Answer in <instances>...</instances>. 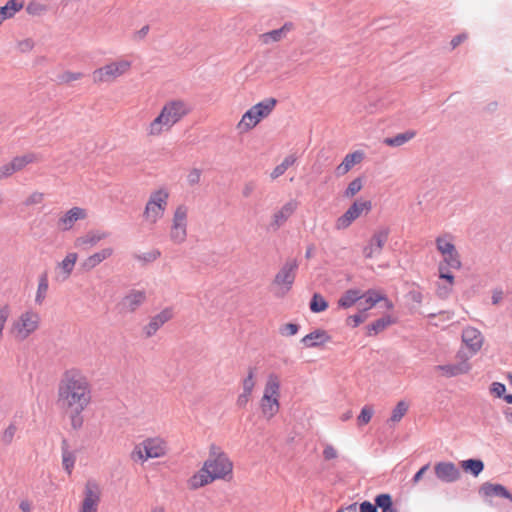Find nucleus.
Masks as SVG:
<instances>
[{
  "label": "nucleus",
  "mask_w": 512,
  "mask_h": 512,
  "mask_svg": "<svg viewBox=\"0 0 512 512\" xmlns=\"http://www.w3.org/2000/svg\"><path fill=\"white\" fill-rule=\"evenodd\" d=\"M92 401V385L77 368L66 370L58 384V403L62 408H87Z\"/></svg>",
  "instance_id": "f257e3e1"
},
{
  "label": "nucleus",
  "mask_w": 512,
  "mask_h": 512,
  "mask_svg": "<svg viewBox=\"0 0 512 512\" xmlns=\"http://www.w3.org/2000/svg\"><path fill=\"white\" fill-rule=\"evenodd\" d=\"M280 378L270 373L264 386L263 396L260 400V409L264 418L270 420L280 409Z\"/></svg>",
  "instance_id": "f03ea898"
},
{
  "label": "nucleus",
  "mask_w": 512,
  "mask_h": 512,
  "mask_svg": "<svg viewBox=\"0 0 512 512\" xmlns=\"http://www.w3.org/2000/svg\"><path fill=\"white\" fill-rule=\"evenodd\" d=\"M167 452V443L161 437H150L137 444L131 452L134 461L145 462L151 458L163 457Z\"/></svg>",
  "instance_id": "7ed1b4c3"
},
{
  "label": "nucleus",
  "mask_w": 512,
  "mask_h": 512,
  "mask_svg": "<svg viewBox=\"0 0 512 512\" xmlns=\"http://www.w3.org/2000/svg\"><path fill=\"white\" fill-rule=\"evenodd\" d=\"M204 465L212 475L217 474L215 479H225L232 474L233 464L228 456L216 445H211L208 459Z\"/></svg>",
  "instance_id": "20e7f679"
},
{
  "label": "nucleus",
  "mask_w": 512,
  "mask_h": 512,
  "mask_svg": "<svg viewBox=\"0 0 512 512\" xmlns=\"http://www.w3.org/2000/svg\"><path fill=\"white\" fill-rule=\"evenodd\" d=\"M169 192L160 188L153 191L145 205L143 217L151 224L157 223L164 215L168 205Z\"/></svg>",
  "instance_id": "39448f33"
},
{
  "label": "nucleus",
  "mask_w": 512,
  "mask_h": 512,
  "mask_svg": "<svg viewBox=\"0 0 512 512\" xmlns=\"http://www.w3.org/2000/svg\"><path fill=\"white\" fill-rule=\"evenodd\" d=\"M40 325V315L32 310L23 312L11 326V334L18 341L26 340Z\"/></svg>",
  "instance_id": "423d86ee"
},
{
  "label": "nucleus",
  "mask_w": 512,
  "mask_h": 512,
  "mask_svg": "<svg viewBox=\"0 0 512 512\" xmlns=\"http://www.w3.org/2000/svg\"><path fill=\"white\" fill-rule=\"evenodd\" d=\"M390 229L388 227H380L362 244L361 253L364 259L378 258L385 244L388 241Z\"/></svg>",
  "instance_id": "0eeeda50"
},
{
  "label": "nucleus",
  "mask_w": 512,
  "mask_h": 512,
  "mask_svg": "<svg viewBox=\"0 0 512 512\" xmlns=\"http://www.w3.org/2000/svg\"><path fill=\"white\" fill-rule=\"evenodd\" d=\"M188 212L189 209L184 204L178 205L174 210L169 232V238L174 244H182L187 239Z\"/></svg>",
  "instance_id": "6e6552de"
},
{
  "label": "nucleus",
  "mask_w": 512,
  "mask_h": 512,
  "mask_svg": "<svg viewBox=\"0 0 512 512\" xmlns=\"http://www.w3.org/2000/svg\"><path fill=\"white\" fill-rule=\"evenodd\" d=\"M131 67V62L120 60L111 62L103 67L93 71L92 78L94 83H111L118 77L125 74Z\"/></svg>",
  "instance_id": "1a4fd4ad"
},
{
  "label": "nucleus",
  "mask_w": 512,
  "mask_h": 512,
  "mask_svg": "<svg viewBox=\"0 0 512 512\" xmlns=\"http://www.w3.org/2000/svg\"><path fill=\"white\" fill-rule=\"evenodd\" d=\"M298 267L299 264L296 259H288L275 275L273 284L280 288V295L283 296L291 290Z\"/></svg>",
  "instance_id": "9d476101"
},
{
  "label": "nucleus",
  "mask_w": 512,
  "mask_h": 512,
  "mask_svg": "<svg viewBox=\"0 0 512 512\" xmlns=\"http://www.w3.org/2000/svg\"><path fill=\"white\" fill-rule=\"evenodd\" d=\"M190 111L191 107L188 102L181 99H175L166 102L160 112L164 114L166 120L174 126Z\"/></svg>",
  "instance_id": "9b49d317"
},
{
  "label": "nucleus",
  "mask_w": 512,
  "mask_h": 512,
  "mask_svg": "<svg viewBox=\"0 0 512 512\" xmlns=\"http://www.w3.org/2000/svg\"><path fill=\"white\" fill-rule=\"evenodd\" d=\"M174 317V310L172 307H166L158 314L152 316L149 322L143 326L142 332L145 338L153 337L157 331L168 321Z\"/></svg>",
  "instance_id": "f8f14e48"
},
{
  "label": "nucleus",
  "mask_w": 512,
  "mask_h": 512,
  "mask_svg": "<svg viewBox=\"0 0 512 512\" xmlns=\"http://www.w3.org/2000/svg\"><path fill=\"white\" fill-rule=\"evenodd\" d=\"M146 292L144 290H130L120 301L121 311L133 313L146 301Z\"/></svg>",
  "instance_id": "ddd939ff"
},
{
  "label": "nucleus",
  "mask_w": 512,
  "mask_h": 512,
  "mask_svg": "<svg viewBox=\"0 0 512 512\" xmlns=\"http://www.w3.org/2000/svg\"><path fill=\"white\" fill-rule=\"evenodd\" d=\"M382 298L383 294L375 290H368L361 295L358 291L354 290V308L359 312L369 310L380 302Z\"/></svg>",
  "instance_id": "4468645a"
},
{
  "label": "nucleus",
  "mask_w": 512,
  "mask_h": 512,
  "mask_svg": "<svg viewBox=\"0 0 512 512\" xmlns=\"http://www.w3.org/2000/svg\"><path fill=\"white\" fill-rule=\"evenodd\" d=\"M434 472L436 477L444 483L456 482L461 476V472L457 466L448 461L436 463L434 466Z\"/></svg>",
  "instance_id": "2eb2a0df"
},
{
  "label": "nucleus",
  "mask_w": 512,
  "mask_h": 512,
  "mask_svg": "<svg viewBox=\"0 0 512 512\" xmlns=\"http://www.w3.org/2000/svg\"><path fill=\"white\" fill-rule=\"evenodd\" d=\"M297 208L298 202L292 199L285 203L280 209L275 211L270 222L271 229L276 231L282 227L286 221L295 213Z\"/></svg>",
  "instance_id": "dca6fc26"
},
{
  "label": "nucleus",
  "mask_w": 512,
  "mask_h": 512,
  "mask_svg": "<svg viewBox=\"0 0 512 512\" xmlns=\"http://www.w3.org/2000/svg\"><path fill=\"white\" fill-rule=\"evenodd\" d=\"M86 216L87 213L85 209L81 207H73L58 219L57 228L60 231H68L78 220H83Z\"/></svg>",
  "instance_id": "f3484780"
},
{
  "label": "nucleus",
  "mask_w": 512,
  "mask_h": 512,
  "mask_svg": "<svg viewBox=\"0 0 512 512\" xmlns=\"http://www.w3.org/2000/svg\"><path fill=\"white\" fill-rule=\"evenodd\" d=\"M462 341L469 349L471 355H474L481 349L484 338L478 329L466 327L462 331Z\"/></svg>",
  "instance_id": "a211bd4d"
},
{
  "label": "nucleus",
  "mask_w": 512,
  "mask_h": 512,
  "mask_svg": "<svg viewBox=\"0 0 512 512\" xmlns=\"http://www.w3.org/2000/svg\"><path fill=\"white\" fill-rule=\"evenodd\" d=\"M294 29L295 24L291 21H287L283 24L282 27L263 33L259 36V38L260 41L266 45L270 43L280 42L281 40L286 38L287 35Z\"/></svg>",
  "instance_id": "6ab92c4d"
},
{
  "label": "nucleus",
  "mask_w": 512,
  "mask_h": 512,
  "mask_svg": "<svg viewBox=\"0 0 512 512\" xmlns=\"http://www.w3.org/2000/svg\"><path fill=\"white\" fill-rule=\"evenodd\" d=\"M99 502V493L97 491V485L92 482H88L85 486V497L83 499L80 512H97V506Z\"/></svg>",
  "instance_id": "aec40b11"
},
{
  "label": "nucleus",
  "mask_w": 512,
  "mask_h": 512,
  "mask_svg": "<svg viewBox=\"0 0 512 512\" xmlns=\"http://www.w3.org/2000/svg\"><path fill=\"white\" fill-rule=\"evenodd\" d=\"M397 319L390 314H385L379 319L373 321L372 323L365 326L366 335L376 336L379 333L385 331L388 327L395 324Z\"/></svg>",
  "instance_id": "412c9836"
},
{
  "label": "nucleus",
  "mask_w": 512,
  "mask_h": 512,
  "mask_svg": "<svg viewBox=\"0 0 512 512\" xmlns=\"http://www.w3.org/2000/svg\"><path fill=\"white\" fill-rule=\"evenodd\" d=\"M479 493L484 497H500L509 499L512 502V494L502 484L485 482L481 485Z\"/></svg>",
  "instance_id": "4be33fe9"
},
{
  "label": "nucleus",
  "mask_w": 512,
  "mask_h": 512,
  "mask_svg": "<svg viewBox=\"0 0 512 512\" xmlns=\"http://www.w3.org/2000/svg\"><path fill=\"white\" fill-rule=\"evenodd\" d=\"M215 476L218 475H212L203 464V467L188 480V485L190 489L196 490L216 480Z\"/></svg>",
  "instance_id": "5701e85b"
},
{
  "label": "nucleus",
  "mask_w": 512,
  "mask_h": 512,
  "mask_svg": "<svg viewBox=\"0 0 512 512\" xmlns=\"http://www.w3.org/2000/svg\"><path fill=\"white\" fill-rule=\"evenodd\" d=\"M173 126L166 120V117L161 112L159 115L148 125L146 131L149 136H159L164 131H169Z\"/></svg>",
  "instance_id": "b1692460"
},
{
  "label": "nucleus",
  "mask_w": 512,
  "mask_h": 512,
  "mask_svg": "<svg viewBox=\"0 0 512 512\" xmlns=\"http://www.w3.org/2000/svg\"><path fill=\"white\" fill-rule=\"evenodd\" d=\"M276 104L277 100L275 98L270 97L253 105L251 109L255 116L258 117V119L261 121L262 119L267 118L272 113Z\"/></svg>",
  "instance_id": "393cba45"
},
{
  "label": "nucleus",
  "mask_w": 512,
  "mask_h": 512,
  "mask_svg": "<svg viewBox=\"0 0 512 512\" xmlns=\"http://www.w3.org/2000/svg\"><path fill=\"white\" fill-rule=\"evenodd\" d=\"M329 340L326 331L317 329L307 334L301 339V342L309 348L318 347Z\"/></svg>",
  "instance_id": "a878e982"
},
{
  "label": "nucleus",
  "mask_w": 512,
  "mask_h": 512,
  "mask_svg": "<svg viewBox=\"0 0 512 512\" xmlns=\"http://www.w3.org/2000/svg\"><path fill=\"white\" fill-rule=\"evenodd\" d=\"M437 369L442 371L447 377H454L467 373L470 370V364L466 360H463L457 364L439 365Z\"/></svg>",
  "instance_id": "bb28decb"
},
{
  "label": "nucleus",
  "mask_w": 512,
  "mask_h": 512,
  "mask_svg": "<svg viewBox=\"0 0 512 512\" xmlns=\"http://www.w3.org/2000/svg\"><path fill=\"white\" fill-rule=\"evenodd\" d=\"M113 254L112 248H104L99 252H96L92 255H90L88 258L85 259L83 262V268L86 270H92L97 265H99L101 262L109 258Z\"/></svg>",
  "instance_id": "cd10ccee"
},
{
  "label": "nucleus",
  "mask_w": 512,
  "mask_h": 512,
  "mask_svg": "<svg viewBox=\"0 0 512 512\" xmlns=\"http://www.w3.org/2000/svg\"><path fill=\"white\" fill-rule=\"evenodd\" d=\"M259 122L260 120L255 116L252 109L250 108L243 114L241 120L237 124V129L241 133L248 132L253 129Z\"/></svg>",
  "instance_id": "c85d7f7f"
},
{
  "label": "nucleus",
  "mask_w": 512,
  "mask_h": 512,
  "mask_svg": "<svg viewBox=\"0 0 512 512\" xmlns=\"http://www.w3.org/2000/svg\"><path fill=\"white\" fill-rule=\"evenodd\" d=\"M373 208L371 199L365 197H358L354 199V220L368 215Z\"/></svg>",
  "instance_id": "c756f323"
},
{
  "label": "nucleus",
  "mask_w": 512,
  "mask_h": 512,
  "mask_svg": "<svg viewBox=\"0 0 512 512\" xmlns=\"http://www.w3.org/2000/svg\"><path fill=\"white\" fill-rule=\"evenodd\" d=\"M416 136V131L407 130L403 133H399L393 137H388L384 139V143L391 147H400L410 140H412Z\"/></svg>",
  "instance_id": "7c9ffc66"
},
{
  "label": "nucleus",
  "mask_w": 512,
  "mask_h": 512,
  "mask_svg": "<svg viewBox=\"0 0 512 512\" xmlns=\"http://www.w3.org/2000/svg\"><path fill=\"white\" fill-rule=\"evenodd\" d=\"M109 233L100 231H90L85 236L79 237L76 240L77 245L94 246L101 240L107 238Z\"/></svg>",
  "instance_id": "2f4dec72"
},
{
  "label": "nucleus",
  "mask_w": 512,
  "mask_h": 512,
  "mask_svg": "<svg viewBox=\"0 0 512 512\" xmlns=\"http://www.w3.org/2000/svg\"><path fill=\"white\" fill-rule=\"evenodd\" d=\"M62 464L65 471L70 475L75 465L76 456L73 451L69 450L67 440L62 441Z\"/></svg>",
  "instance_id": "473e14b6"
},
{
  "label": "nucleus",
  "mask_w": 512,
  "mask_h": 512,
  "mask_svg": "<svg viewBox=\"0 0 512 512\" xmlns=\"http://www.w3.org/2000/svg\"><path fill=\"white\" fill-rule=\"evenodd\" d=\"M78 259L77 253H68L65 258L58 264V268L61 270L63 276L62 279L66 280L72 273L76 261Z\"/></svg>",
  "instance_id": "72a5a7b5"
},
{
  "label": "nucleus",
  "mask_w": 512,
  "mask_h": 512,
  "mask_svg": "<svg viewBox=\"0 0 512 512\" xmlns=\"http://www.w3.org/2000/svg\"><path fill=\"white\" fill-rule=\"evenodd\" d=\"M24 6L23 0H9L4 6L0 7V15L6 20L13 17Z\"/></svg>",
  "instance_id": "f704fd0d"
},
{
  "label": "nucleus",
  "mask_w": 512,
  "mask_h": 512,
  "mask_svg": "<svg viewBox=\"0 0 512 512\" xmlns=\"http://www.w3.org/2000/svg\"><path fill=\"white\" fill-rule=\"evenodd\" d=\"M39 158L35 153H27L22 156H17L10 162L13 172L22 170L26 165L38 161Z\"/></svg>",
  "instance_id": "c9c22d12"
},
{
  "label": "nucleus",
  "mask_w": 512,
  "mask_h": 512,
  "mask_svg": "<svg viewBox=\"0 0 512 512\" xmlns=\"http://www.w3.org/2000/svg\"><path fill=\"white\" fill-rule=\"evenodd\" d=\"M49 288L48 274L47 272L42 273L38 279V287L35 295V303L42 305L45 301Z\"/></svg>",
  "instance_id": "e433bc0d"
},
{
  "label": "nucleus",
  "mask_w": 512,
  "mask_h": 512,
  "mask_svg": "<svg viewBox=\"0 0 512 512\" xmlns=\"http://www.w3.org/2000/svg\"><path fill=\"white\" fill-rule=\"evenodd\" d=\"M461 466L466 472H470L475 477H477L484 469V463L480 459L464 460L462 461Z\"/></svg>",
  "instance_id": "4c0bfd02"
},
{
  "label": "nucleus",
  "mask_w": 512,
  "mask_h": 512,
  "mask_svg": "<svg viewBox=\"0 0 512 512\" xmlns=\"http://www.w3.org/2000/svg\"><path fill=\"white\" fill-rule=\"evenodd\" d=\"M67 412H69V416H70V422H71V426L74 430H78L82 427L83 425V422H84V419L82 417V412L86 409V408H79V407H69V408H64Z\"/></svg>",
  "instance_id": "58836bf2"
},
{
  "label": "nucleus",
  "mask_w": 512,
  "mask_h": 512,
  "mask_svg": "<svg viewBox=\"0 0 512 512\" xmlns=\"http://www.w3.org/2000/svg\"><path fill=\"white\" fill-rule=\"evenodd\" d=\"M309 308L314 313H320L328 308V302L321 294L314 293L311 298Z\"/></svg>",
  "instance_id": "ea45409f"
},
{
  "label": "nucleus",
  "mask_w": 512,
  "mask_h": 512,
  "mask_svg": "<svg viewBox=\"0 0 512 512\" xmlns=\"http://www.w3.org/2000/svg\"><path fill=\"white\" fill-rule=\"evenodd\" d=\"M295 161L296 158L293 155L287 156L279 165L273 169L271 178L276 179L283 175L286 170L295 163Z\"/></svg>",
  "instance_id": "a19ab883"
},
{
  "label": "nucleus",
  "mask_w": 512,
  "mask_h": 512,
  "mask_svg": "<svg viewBox=\"0 0 512 512\" xmlns=\"http://www.w3.org/2000/svg\"><path fill=\"white\" fill-rule=\"evenodd\" d=\"M255 374L256 368L249 367L247 376L242 380V392L252 395L253 389L255 387Z\"/></svg>",
  "instance_id": "79ce46f5"
},
{
  "label": "nucleus",
  "mask_w": 512,
  "mask_h": 512,
  "mask_svg": "<svg viewBox=\"0 0 512 512\" xmlns=\"http://www.w3.org/2000/svg\"><path fill=\"white\" fill-rule=\"evenodd\" d=\"M436 248L443 255L447 252L454 251L455 245L449 240V236H439L436 238Z\"/></svg>",
  "instance_id": "37998d69"
},
{
  "label": "nucleus",
  "mask_w": 512,
  "mask_h": 512,
  "mask_svg": "<svg viewBox=\"0 0 512 512\" xmlns=\"http://www.w3.org/2000/svg\"><path fill=\"white\" fill-rule=\"evenodd\" d=\"M444 262L452 269H460L462 266L460 255L456 249L442 255Z\"/></svg>",
  "instance_id": "c03bdc74"
},
{
  "label": "nucleus",
  "mask_w": 512,
  "mask_h": 512,
  "mask_svg": "<svg viewBox=\"0 0 512 512\" xmlns=\"http://www.w3.org/2000/svg\"><path fill=\"white\" fill-rule=\"evenodd\" d=\"M408 411V404L405 401H399L392 411L390 421L399 422Z\"/></svg>",
  "instance_id": "a18cd8bd"
},
{
  "label": "nucleus",
  "mask_w": 512,
  "mask_h": 512,
  "mask_svg": "<svg viewBox=\"0 0 512 512\" xmlns=\"http://www.w3.org/2000/svg\"><path fill=\"white\" fill-rule=\"evenodd\" d=\"M352 224V206L349 207L346 212L340 216L335 223L337 230H343L348 228Z\"/></svg>",
  "instance_id": "49530a36"
},
{
  "label": "nucleus",
  "mask_w": 512,
  "mask_h": 512,
  "mask_svg": "<svg viewBox=\"0 0 512 512\" xmlns=\"http://www.w3.org/2000/svg\"><path fill=\"white\" fill-rule=\"evenodd\" d=\"M84 76L81 72H71V71H65L57 76V82L59 84H67L72 81H77L82 79Z\"/></svg>",
  "instance_id": "de8ad7c7"
},
{
  "label": "nucleus",
  "mask_w": 512,
  "mask_h": 512,
  "mask_svg": "<svg viewBox=\"0 0 512 512\" xmlns=\"http://www.w3.org/2000/svg\"><path fill=\"white\" fill-rule=\"evenodd\" d=\"M375 505L377 508H380L382 511L384 509L390 508L391 506H393L391 495L386 494V493L379 494L375 498Z\"/></svg>",
  "instance_id": "09e8293b"
},
{
  "label": "nucleus",
  "mask_w": 512,
  "mask_h": 512,
  "mask_svg": "<svg viewBox=\"0 0 512 512\" xmlns=\"http://www.w3.org/2000/svg\"><path fill=\"white\" fill-rule=\"evenodd\" d=\"M46 10H47L46 6L41 3H38V2H30L26 6V12L32 16H40L44 12H46Z\"/></svg>",
  "instance_id": "8fccbe9b"
},
{
  "label": "nucleus",
  "mask_w": 512,
  "mask_h": 512,
  "mask_svg": "<svg viewBox=\"0 0 512 512\" xmlns=\"http://www.w3.org/2000/svg\"><path fill=\"white\" fill-rule=\"evenodd\" d=\"M17 431V427L14 424H10L1 435V441L5 445H9L12 443L15 433Z\"/></svg>",
  "instance_id": "3c124183"
},
{
  "label": "nucleus",
  "mask_w": 512,
  "mask_h": 512,
  "mask_svg": "<svg viewBox=\"0 0 512 512\" xmlns=\"http://www.w3.org/2000/svg\"><path fill=\"white\" fill-rule=\"evenodd\" d=\"M373 409L370 406H365L362 408L357 421L360 426L366 425L372 418Z\"/></svg>",
  "instance_id": "603ef678"
},
{
  "label": "nucleus",
  "mask_w": 512,
  "mask_h": 512,
  "mask_svg": "<svg viewBox=\"0 0 512 512\" xmlns=\"http://www.w3.org/2000/svg\"><path fill=\"white\" fill-rule=\"evenodd\" d=\"M352 168V153H348L343 162L337 167V175H344Z\"/></svg>",
  "instance_id": "864d4df0"
},
{
  "label": "nucleus",
  "mask_w": 512,
  "mask_h": 512,
  "mask_svg": "<svg viewBox=\"0 0 512 512\" xmlns=\"http://www.w3.org/2000/svg\"><path fill=\"white\" fill-rule=\"evenodd\" d=\"M337 305L338 308L343 309L352 307V289L345 291V293L339 298Z\"/></svg>",
  "instance_id": "5fc2aeb1"
},
{
  "label": "nucleus",
  "mask_w": 512,
  "mask_h": 512,
  "mask_svg": "<svg viewBox=\"0 0 512 512\" xmlns=\"http://www.w3.org/2000/svg\"><path fill=\"white\" fill-rule=\"evenodd\" d=\"M299 331V325L294 323H287L279 328V333L283 336H293Z\"/></svg>",
  "instance_id": "6e6d98bb"
},
{
  "label": "nucleus",
  "mask_w": 512,
  "mask_h": 512,
  "mask_svg": "<svg viewBox=\"0 0 512 512\" xmlns=\"http://www.w3.org/2000/svg\"><path fill=\"white\" fill-rule=\"evenodd\" d=\"M161 255V252L157 249L151 250L149 252H146L142 255H138L137 259L144 261V262H153L157 260Z\"/></svg>",
  "instance_id": "4d7b16f0"
},
{
  "label": "nucleus",
  "mask_w": 512,
  "mask_h": 512,
  "mask_svg": "<svg viewBox=\"0 0 512 512\" xmlns=\"http://www.w3.org/2000/svg\"><path fill=\"white\" fill-rule=\"evenodd\" d=\"M44 199V194L41 192H33L27 199L24 201L25 206H31L40 204Z\"/></svg>",
  "instance_id": "13d9d810"
},
{
  "label": "nucleus",
  "mask_w": 512,
  "mask_h": 512,
  "mask_svg": "<svg viewBox=\"0 0 512 512\" xmlns=\"http://www.w3.org/2000/svg\"><path fill=\"white\" fill-rule=\"evenodd\" d=\"M490 391L496 397L501 398L506 392V386L501 382H493Z\"/></svg>",
  "instance_id": "bf43d9fd"
},
{
  "label": "nucleus",
  "mask_w": 512,
  "mask_h": 512,
  "mask_svg": "<svg viewBox=\"0 0 512 512\" xmlns=\"http://www.w3.org/2000/svg\"><path fill=\"white\" fill-rule=\"evenodd\" d=\"M10 311L7 306H4L0 309V339L3 336V329L9 317Z\"/></svg>",
  "instance_id": "052dcab7"
},
{
  "label": "nucleus",
  "mask_w": 512,
  "mask_h": 512,
  "mask_svg": "<svg viewBox=\"0 0 512 512\" xmlns=\"http://www.w3.org/2000/svg\"><path fill=\"white\" fill-rule=\"evenodd\" d=\"M33 47H34V42L30 38L24 39L18 43V49L22 53L31 51L33 49Z\"/></svg>",
  "instance_id": "680f3d73"
},
{
  "label": "nucleus",
  "mask_w": 512,
  "mask_h": 512,
  "mask_svg": "<svg viewBox=\"0 0 512 512\" xmlns=\"http://www.w3.org/2000/svg\"><path fill=\"white\" fill-rule=\"evenodd\" d=\"M201 178V171L199 169H193L189 172L187 180L190 185H196L199 183Z\"/></svg>",
  "instance_id": "e2e57ef3"
},
{
  "label": "nucleus",
  "mask_w": 512,
  "mask_h": 512,
  "mask_svg": "<svg viewBox=\"0 0 512 512\" xmlns=\"http://www.w3.org/2000/svg\"><path fill=\"white\" fill-rule=\"evenodd\" d=\"M429 468L430 464H425L422 466L413 476L411 480L412 485H416L423 478V475L429 470Z\"/></svg>",
  "instance_id": "0e129e2a"
},
{
  "label": "nucleus",
  "mask_w": 512,
  "mask_h": 512,
  "mask_svg": "<svg viewBox=\"0 0 512 512\" xmlns=\"http://www.w3.org/2000/svg\"><path fill=\"white\" fill-rule=\"evenodd\" d=\"M255 188H256L255 182L249 181V182L245 183V185L243 186V189H242V195L245 198L250 197L252 195V193L254 192Z\"/></svg>",
  "instance_id": "69168bd1"
},
{
  "label": "nucleus",
  "mask_w": 512,
  "mask_h": 512,
  "mask_svg": "<svg viewBox=\"0 0 512 512\" xmlns=\"http://www.w3.org/2000/svg\"><path fill=\"white\" fill-rule=\"evenodd\" d=\"M251 394H246L242 392L236 400V405L240 408H244L248 402L250 401Z\"/></svg>",
  "instance_id": "338daca9"
},
{
  "label": "nucleus",
  "mask_w": 512,
  "mask_h": 512,
  "mask_svg": "<svg viewBox=\"0 0 512 512\" xmlns=\"http://www.w3.org/2000/svg\"><path fill=\"white\" fill-rule=\"evenodd\" d=\"M360 512H378L375 504L364 501L360 504Z\"/></svg>",
  "instance_id": "774afa93"
}]
</instances>
